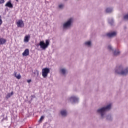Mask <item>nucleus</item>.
<instances>
[{
    "mask_svg": "<svg viewBox=\"0 0 128 128\" xmlns=\"http://www.w3.org/2000/svg\"><path fill=\"white\" fill-rule=\"evenodd\" d=\"M112 108V104H109L106 107L102 108L100 109H98L97 112H99V114H101V116L102 118L104 116V112H106V110H110Z\"/></svg>",
    "mask_w": 128,
    "mask_h": 128,
    "instance_id": "1",
    "label": "nucleus"
},
{
    "mask_svg": "<svg viewBox=\"0 0 128 128\" xmlns=\"http://www.w3.org/2000/svg\"><path fill=\"white\" fill-rule=\"evenodd\" d=\"M40 48L42 50H46L48 46V40H46V43L44 41H40L39 44Z\"/></svg>",
    "mask_w": 128,
    "mask_h": 128,
    "instance_id": "2",
    "label": "nucleus"
},
{
    "mask_svg": "<svg viewBox=\"0 0 128 128\" xmlns=\"http://www.w3.org/2000/svg\"><path fill=\"white\" fill-rule=\"evenodd\" d=\"M48 68H44L42 69V76L46 78H48Z\"/></svg>",
    "mask_w": 128,
    "mask_h": 128,
    "instance_id": "3",
    "label": "nucleus"
},
{
    "mask_svg": "<svg viewBox=\"0 0 128 128\" xmlns=\"http://www.w3.org/2000/svg\"><path fill=\"white\" fill-rule=\"evenodd\" d=\"M16 24L18 28H24V23L22 20H20L16 22Z\"/></svg>",
    "mask_w": 128,
    "mask_h": 128,
    "instance_id": "4",
    "label": "nucleus"
},
{
    "mask_svg": "<svg viewBox=\"0 0 128 128\" xmlns=\"http://www.w3.org/2000/svg\"><path fill=\"white\" fill-rule=\"evenodd\" d=\"M116 72L118 74H121L122 76H126V74H128V68H126V69L122 70L120 72L116 70Z\"/></svg>",
    "mask_w": 128,
    "mask_h": 128,
    "instance_id": "5",
    "label": "nucleus"
},
{
    "mask_svg": "<svg viewBox=\"0 0 128 128\" xmlns=\"http://www.w3.org/2000/svg\"><path fill=\"white\" fill-rule=\"evenodd\" d=\"M72 18H70L66 23L64 24V28H68L72 24Z\"/></svg>",
    "mask_w": 128,
    "mask_h": 128,
    "instance_id": "6",
    "label": "nucleus"
},
{
    "mask_svg": "<svg viewBox=\"0 0 128 128\" xmlns=\"http://www.w3.org/2000/svg\"><path fill=\"white\" fill-rule=\"evenodd\" d=\"M5 6H8V8H12L14 5L12 4V2L10 0L6 4Z\"/></svg>",
    "mask_w": 128,
    "mask_h": 128,
    "instance_id": "7",
    "label": "nucleus"
},
{
    "mask_svg": "<svg viewBox=\"0 0 128 128\" xmlns=\"http://www.w3.org/2000/svg\"><path fill=\"white\" fill-rule=\"evenodd\" d=\"M107 36H108V38H112V36H116V32H110L106 34Z\"/></svg>",
    "mask_w": 128,
    "mask_h": 128,
    "instance_id": "8",
    "label": "nucleus"
},
{
    "mask_svg": "<svg viewBox=\"0 0 128 128\" xmlns=\"http://www.w3.org/2000/svg\"><path fill=\"white\" fill-rule=\"evenodd\" d=\"M23 56H28L30 54V50L28 48L26 49L22 54Z\"/></svg>",
    "mask_w": 128,
    "mask_h": 128,
    "instance_id": "9",
    "label": "nucleus"
},
{
    "mask_svg": "<svg viewBox=\"0 0 128 128\" xmlns=\"http://www.w3.org/2000/svg\"><path fill=\"white\" fill-rule=\"evenodd\" d=\"M30 34L26 35L24 38V42H28L30 40Z\"/></svg>",
    "mask_w": 128,
    "mask_h": 128,
    "instance_id": "10",
    "label": "nucleus"
},
{
    "mask_svg": "<svg viewBox=\"0 0 128 128\" xmlns=\"http://www.w3.org/2000/svg\"><path fill=\"white\" fill-rule=\"evenodd\" d=\"M16 72H14V76H15V78H17L18 80H20V78H22V76H20V74H18V75L16 74Z\"/></svg>",
    "mask_w": 128,
    "mask_h": 128,
    "instance_id": "11",
    "label": "nucleus"
},
{
    "mask_svg": "<svg viewBox=\"0 0 128 128\" xmlns=\"http://www.w3.org/2000/svg\"><path fill=\"white\" fill-rule=\"evenodd\" d=\"M6 42V40L4 38H0V44H4Z\"/></svg>",
    "mask_w": 128,
    "mask_h": 128,
    "instance_id": "12",
    "label": "nucleus"
},
{
    "mask_svg": "<svg viewBox=\"0 0 128 128\" xmlns=\"http://www.w3.org/2000/svg\"><path fill=\"white\" fill-rule=\"evenodd\" d=\"M60 114L62 116H66V110H62L60 112Z\"/></svg>",
    "mask_w": 128,
    "mask_h": 128,
    "instance_id": "13",
    "label": "nucleus"
},
{
    "mask_svg": "<svg viewBox=\"0 0 128 128\" xmlns=\"http://www.w3.org/2000/svg\"><path fill=\"white\" fill-rule=\"evenodd\" d=\"M70 100H73V102H78V98L76 97V96H72L70 98Z\"/></svg>",
    "mask_w": 128,
    "mask_h": 128,
    "instance_id": "14",
    "label": "nucleus"
},
{
    "mask_svg": "<svg viewBox=\"0 0 128 128\" xmlns=\"http://www.w3.org/2000/svg\"><path fill=\"white\" fill-rule=\"evenodd\" d=\"M14 95V92H11L10 93H8L6 96V98H10L12 96Z\"/></svg>",
    "mask_w": 128,
    "mask_h": 128,
    "instance_id": "15",
    "label": "nucleus"
},
{
    "mask_svg": "<svg viewBox=\"0 0 128 128\" xmlns=\"http://www.w3.org/2000/svg\"><path fill=\"white\" fill-rule=\"evenodd\" d=\"M44 120V116H41L40 119L38 120V122H40V124L41 122H42V120Z\"/></svg>",
    "mask_w": 128,
    "mask_h": 128,
    "instance_id": "16",
    "label": "nucleus"
},
{
    "mask_svg": "<svg viewBox=\"0 0 128 128\" xmlns=\"http://www.w3.org/2000/svg\"><path fill=\"white\" fill-rule=\"evenodd\" d=\"M112 12V9L110 8H107L106 9V12Z\"/></svg>",
    "mask_w": 128,
    "mask_h": 128,
    "instance_id": "17",
    "label": "nucleus"
},
{
    "mask_svg": "<svg viewBox=\"0 0 128 128\" xmlns=\"http://www.w3.org/2000/svg\"><path fill=\"white\" fill-rule=\"evenodd\" d=\"M60 72H62V74H66V70L64 68L61 69Z\"/></svg>",
    "mask_w": 128,
    "mask_h": 128,
    "instance_id": "18",
    "label": "nucleus"
},
{
    "mask_svg": "<svg viewBox=\"0 0 128 128\" xmlns=\"http://www.w3.org/2000/svg\"><path fill=\"white\" fill-rule=\"evenodd\" d=\"M86 46H90L92 44V42H90V41L86 42H85Z\"/></svg>",
    "mask_w": 128,
    "mask_h": 128,
    "instance_id": "19",
    "label": "nucleus"
},
{
    "mask_svg": "<svg viewBox=\"0 0 128 128\" xmlns=\"http://www.w3.org/2000/svg\"><path fill=\"white\" fill-rule=\"evenodd\" d=\"M114 56H118V54H120V51H114Z\"/></svg>",
    "mask_w": 128,
    "mask_h": 128,
    "instance_id": "20",
    "label": "nucleus"
},
{
    "mask_svg": "<svg viewBox=\"0 0 128 128\" xmlns=\"http://www.w3.org/2000/svg\"><path fill=\"white\" fill-rule=\"evenodd\" d=\"M108 50H113L112 48V47L111 46H108Z\"/></svg>",
    "mask_w": 128,
    "mask_h": 128,
    "instance_id": "21",
    "label": "nucleus"
},
{
    "mask_svg": "<svg viewBox=\"0 0 128 128\" xmlns=\"http://www.w3.org/2000/svg\"><path fill=\"white\" fill-rule=\"evenodd\" d=\"M2 16H0V26H2Z\"/></svg>",
    "mask_w": 128,
    "mask_h": 128,
    "instance_id": "22",
    "label": "nucleus"
},
{
    "mask_svg": "<svg viewBox=\"0 0 128 128\" xmlns=\"http://www.w3.org/2000/svg\"><path fill=\"white\" fill-rule=\"evenodd\" d=\"M124 20H128V14H126L124 16Z\"/></svg>",
    "mask_w": 128,
    "mask_h": 128,
    "instance_id": "23",
    "label": "nucleus"
},
{
    "mask_svg": "<svg viewBox=\"0 0 128 128\" xmlns=\"http://www.w3.org/2000/svg\"><path fill=\"white\" fill-rule=\"evenodd\" d=\"M4 4V0H0V4Z\"/></svg>",
    "mask_w": 128,
    "mask_h": 128,
    "instance_id": "24",
    "label": "nucleus"
},
{
    "mask_svg": "<svg viewBox=\"0 0 128 128\" xmlns=\"http://www.w3.org/2000/svg\"><path fill=\"white\" fill-rule=\"evenodd\" d=\"M58 6L60 8H64V4H60Z\"/></svg>",
    "mask_w": 128,
    "mask_h": 128,
    "instance_id": "25",
    "label": "nucleus"
},
{
    "mask_svg": "<svg viewBox=\"0 0 128 128\" xmlns=\"http://www.w3.org/2000/svg\"><path fill=\"white\" fill-rule=\"evenodd\" d=\"M30 82H32V80H27V82H28V84H30Z\"/></svg>",
    "mask_w": 128,
    "mask_h": 128,
    "instance_id": "26",
    "label": "nucleus"
},
{
    "mask_svg": "<svg viewBox=\"0 0 128 128\" xmlns=\"http://www.w3.org/2000/svg\"><path fill=\"white\" fill-rule=\"evenodd\" d=\"M119 70H122V66H120V67H119Z\"/></svg>",
    "mask_w": 128,
    "mask_h": 128,
    "instance_id": "27",
    "label": "nucleus"
},
{
    "mask_svg": "<svg viewBox=\"0 0 128 128\" xmlns=\"http://www.w3.org/2000/svg\"><path fill=\"white\" fill-rule=\"evenodd\" d=\"M37 74H38V71L37 72Z\"/></svg>",
    "mask_w": 128,
    "mask_h": 128,
    "instance_id": "28",
    "label": "nucleus"
},
{
    "mask_svg": "<svg viewBox=\"0 0 128 128\" xmlns=\"http://www.w3.org/2000/svg\"><path fill=\"white\" fill-rule=\"evenodd\" d=\"M16 0V2H18V0Z\"/></svg>",
    "mask_w": 128,
    "mask_h": 128,
    "instance_id": "29",
    "label": "nucleus"
},
{
    "mask_svg": "<svg viewBox=\"0 0 128 128\" xmlns=\"http://www.w3.org/2000/svg\"><path fill=\"white\" fill-rule=\"evenodd\" d=\"M48 72H50V70H48Z\"/></svg>",
    "mask_w": 128,
    "mask_h": 128,
    "instance_id": "30",
    "label": "nucleus"
},
{
    "mask_svg": "<svg viewBox=\"0 0 128 128\" xmlns=\"http://www.w3.org/2000/svg\"><path fill=\"white\" fill-rule=\"evenodd\" d=\"M110 24H112V23L111 22H110Z\"/></svg>",
    "mask_w": 128,
    "mask_h": 128,
    "instance_id": "31",
    "label": "nucleus"
}]
</instances>
